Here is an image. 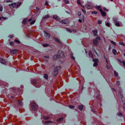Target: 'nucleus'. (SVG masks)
<instances>
[{
  "label": "nucleus",
  "mask_w": 125,
  "mask_h": 125,
  "mask_svg": "<svg viewBox=\"0 0 125 125\" xmlns=\"http://www.w3.org/2000/svg\"><path fill=\"white\" fill-rule=\"evenodd\" d=\"M58 54L59 55H58V56L57 55L54 56L53 57L54 58L56 59L60 57H64V53L61 51H59Z\"/></svg>",
  "instance_id": "1"
},
{
  "label": "nucleus",
  "mask_w": 125,
  "mask_h": 125,
  "mask_svg": "<svg viewBox=\"0 0 125 125\" xmlns=\"http://www.w3.org/2000/svg\"><path fill=\"white\" fill-rule=\"evenodd\" d=\"M31 107L32 110L35 111L38 108V105L36 103L34 102H33L31 103Z\"/></svg>",
  "instance_id": "2"
},
{
  "label": "nucleus",
  "mask_w": 125,
  "mask_h": 125,
  "mask_svg": "<svg viewBox=\"0 0 125 125\" xmlns=\"http://www.w3.org/2000/svg\"><path fill=\"white\" fill-rule=\"evenodd\" d=\"M60 69V67H59L57 66L55 68L52 72V75L54 76H55L58 73V70L59 69Z\"/></svg>",
  "instance_id": "3"
},
{
  "label": "nucleus",
  "mask_w": 125,
  "mask_h": 125,
  "mask_svg": "<svg viewBox=\"0 0 125 125\" xmlns=\"http://www.w3.org/2000/svg\"><path fill=\"white\" fill-rule=\"evenodd\" d=\"M93 61L94 62V63L93 64V66L96 67L98 65V63L99 62L98 60V59H93Z\"/></svg>",
  "instance_id": "4"
},
{
  "label": "nucleus",
  "mask_w": 125,
  "mask_h": 125,
  "mask_svg": "<svg viewBox=\"0 0 125 125\" xmlns=\"http://www.w3.org/2000/svg\"><path fill=\"white\" fill-rule=\"evenodd\" d=\"M43 32L45 34V36L48 38H49L50 37V34L47 33L46 31L44 30Z\"/></svg>",
  "instance_id": "5"
},
{
  "label": "nucleus",
  "mask_w": 125,
  "mask_h": 125,
  "mask_svg": "<svg viewBox=\"0 0 125 125\" xmlns=\"http://www.w3.org/2000/svg\"><path fill=\"white\" fill-rule=\"evenodd\" d=\"M101 13V15L103 17H105L106 15V12L104 11H103V10H102L100 12Z\"/></svg>",
  "instance_id": "6"
},
{
  "label": "nucleus",
  "mask_w": 125,
  "mask_h": 125,
  "mask_svg": "<svg viewBox=\"0 0 125 125\" xmlns=\"http://www.w3.org/2000/svg\"><path fill=\"white\" fill-rule=\"evenodd\" d=\"M16 3L14 2L9 4V6L11 8H14L16 5Z\"/></svg>",
  "instance_id": "7"
},
{
  "label": "nucleus",
  "mask_w": 125,
  "mask_h": 125,
  "mask_svg": "<svg viewBox=\"0 0 125 125\" xmlns=\"http://www.w3.org/2000/svg\"><path fill=\"white\" fill-rule=\"evenodd\" d=\"M28 21V20L27 18H25L23 20L22 23L24 24L25 25L27 23Z\"/></svg>",
  "instance_id": "8"
},
{
  "label": "nucleus",
  "mask_w": 125,
  "mask_h": 125,
  "mask_svg": "<svg viewBox=\"0 0 125 125\" xmlns=\"http://www.w3.org/2000/svg\"><path fill=\"white\" fill-rule=\"evenodd\" d=\"M99 41L96 40H94L93 41V43L95 45H97L99 44Z\"/></svg>",
  "instance_id": "9"
},
{
  "label": "nucleus",
  "mask_w": 125,
  "mask_h": 125,
  "mask_svg": "<svg viewBox=\"0 0 125 125\" xmlns=\"http://www.w3.org/2000/svg\"><path fill=\"white\" fill-rule=\"evenodd\" d=\"M10 51L11 53L12 54H15L17 52V50L16 49L13 50L10 49Z\"/></svg>",
  "instance_id": "10"
},
{
  "label": "nucleus",
  "mask_w": 125,
  "mask_h": 125,
  "mask_svg": "<svg viewBox=\"0 0 125 125\" xmlns=\"http://www.w3.org/2000/svg\"><path fill=\"white\" fill-rule=\"evenodd\" d=\"M0 62L1 63L5 65H6V62L2 58H0Z\"/></svg>",
  "instance_id": "11"
},
{
  "label": "nucleus",
  "mask_w": 125,
  "mask_h": 125,
  "mask_svg": "<svg viewBox=\"0 0 125 125\" xmlns=\"http://www.w3.org/2000/svg\"><path fill=\"white\" fill-rule=\"evenodd\" d=\"M84 16L83 15L82 16V18H80L82 19V20H81L80 19H79L78 21H79V22L80 23H82V21L84 22Z\"/></svg>",
  "instance_id": "12"
},
{
  "label": "nucleus",
  "mask_w": 125,
  "mask_h": 125,
  "mask_svg": "<svg viewBox=\"0 0 125 125\" xmlns=\"http://www.w3.org/2000/svg\"><path fill=\"white\" fill-rule=\"evenodd\" d=\"M92 32H93L94 35L95 36H97V30H93L92 31Z\"/></svg>",
  "instance_id": "13"
},
{
  "label": "nucleus",
  "mask_w": 125,
  "mask_h": 125,
  "mask_svg": "<svg viewBox=\"0 0 125 125\" xmlns=\"http://www.w3.org/2000/svg\"><path fill=\"white\" fill-rule=\"evenodd\" d=\"M96 9L99 10L100 12L101 10H102V9L100 5L97 6L96 7Z\"/></svg>",
  "instance_id": "14"
},
{
  "label": "nucleus",
  "mask_w": 125,
  "mask_h": 125,
  "mask_svg": "<svg viewBox=\"0 0 125 125\" xmlns=\"http://www.w3.org/2000/svg\"><path fill=\"white\" fill-rule=\"evenodd\" d=\"M31 82L32 84L34 85L35 84L37 83V81L35 79L32 80L31 81Z\"/></svg>",
  "instance_id": "15"
},
{
  "label": "nucleus",
  "mask_w": 125,
  "mask_h": 125,
  "mask_svg": "<svg viewBox=\"0 0 125 125\" xmlns=\"http://www.w3.org/2000/svg\"><path fill=\"white\" fill-rule=\"evenodd\" d=\"M52 18L53 19L56 20H58L59 19V18L58 17V16H57L56 15H53L52 16Z\"/></svg>",
  "instance_id": "16"
},
{
  "label": "nucleus",
  "mask_w": 125,
  "mask_h": 125,
  "mask_svg": "<svg viewBox=\"0 0 125 125\" xmlns=\"http://www.w3.org/2000/svg\"><path fill=\"white\" fill-rule=\"evenodd\" d=\"M43 124H48L50 123H52V121H45L43 122Z\"/></svg>",
  "instance_id": "17"
},
{
  "label": "nucleus",
  "mask_w": 125,
  "mask_h": 125,
  "mask_svg": "<svg viewBox=\"0 0 125 125\" xmlns=\"http://www.w3.org/2000/svg\"><path fill=\"white\" fill-rule=\"evenodd\" d=\"M50 17V15L48 14L45 15L44 17H42V19L45 20L47 18H48Z\"/></svg>",
  "instance_id": "18"
},
{
  "label": "nucleus",
  "mask_w": 125,
  "mask_h": 125,
  "mask_svg": "<svg viewBox=\"0 0 125 125\" xmlns=\"http://www.w3.org/2000/svg\"><path fill=\"white\" fill-rule=\"evenodd\" d=\"M35 21H36L35 20H33L30 22V25H32L34 24L35 22Z\"/></svg>",
  "instance_id": "19"
},
{
  "label": "nucleus",
  "mask_w": 125,
  "mask_h": 125,
  "mask_svg": "<svg viewBox=\"0 0 125 125\" xmlns=\"http://www.w3.org/2000/svg\"><path fill=\"white\" fill-rule=\"evenodd\" d=\"M44 77L46 79H48V75L46 74H45L44 75Z\"/></svg>",
  "instance_id": "20"
},
{
  "label": "nucleus",
  "mask_w": 125,
  "mask_h": 125,
  "mask_svg": "<svg viewBox=\"0 0 125 125\" xmlns=\"http://www.w3.org/2000/svg\"><path fill=\"white\" fill-rule=\"evenodd\" d=\"M83 105L79 106L78 108L80 110H82L83 108Z\"/></svg>",
  "instance_id": "21"
},
{
  "label": "nucleus",
  "mask_w": 125,
  "mask_h": 125,
  "mask_svg": "<svg viewBox=\"0 0 125 125\" xmlns=\"http://www.w3.org/2000/svg\"><path fill=\"white\" fill-rule=\"evenodd\" d=\"M89 56L91 57L92 58L93 57V55H92L91 52L90 51H89Z\"/></svg>",
  "instance_id": "22"
},
{
  "label": "nucleus",
  "mask_w": 125,
  "mask_h": 125,
  "mask_svg": "<svg viewBox=\"0 0 125 125\" xmlns=\"http://www.w3.org/2000/svg\"><path fill=\"white\" fill-rule=\"evenodd\" d=\"M115 25L116 26L119 27L120 26V24L119 22H116Z\"/></svg>",
  "instance_id": "23"
},
{
  "label": "nucleus",
  "mask_w": 125,
  "mask_h": 125,
  "mask_svg": "<svg viewBox=\"0 0 125 125\" xmlns=\"http://www.w3.org/2000/svg\"><path fill=\"white\" fill-rule=\"evenodd\" d=\"M43 118L44 119L46 120L49 119L50 117L49 116H44Z\"/></svg>",
  "instance_id": "24"
},
{
  "label": "nucleus",
  "mask_w": 125,
  "mask_h": 125,
  "mask_svg": "<svg viewBox=\"0 0 125 125\" xmlns=\"http://www.w3.org/2000/svg\"><path fill=\"white\" fill-rule=\"evenodd\" d=\"M63 119V118L62 117L59 118L58 119H57V121L58 122H60L61 121H62Z\"/></svg>",
  "instance_id": "25"
},
{
  "label": "nucleus",
  "mask_w": 125,
  "mask_h": 125,
  "mask_svg": "<svg viewBox=\"0 0 125 125\" xmlns=\"http://www.w3.org/2000/svg\"><path fill=\"white\" fill-rule=\"evenodd\" d=\"M114 54H115L117 53L115 49H113L112 50Z\"/></svg>",
  "instance_id": "26"
},
{
  "label": "nucleus",
  "mask_w": 125,
  "mask_h": 125,
  "mask_svg": "<svg viewBox=\"0 0 125 125\" xmlns=\"http://www.w3.org/2000/svg\"><path fill=\"white\" fill-rule=\"evenodd\" d=\"M114 74L115 76H117L118 75V73L115 71H114Z\"/></svg>",
  "instance_id": "27"
},
{
  "label": "nucleus",
  "mask_w": 125,
  "mask_h": 125,
  "mask_svg": "<svg viewBox=\"0 0 125 125\" xmlns=\"http://www.w3.org/2000/svg\"><path fill=\"white\" fill-rule=\"evenodd\" d=\"M21 4V2H18L17 4L16 5V7H19Z\"/></svg>",
  "instance_id": "28"
},
{
  "label": "nucleus",
  "mask_w": 125,
  "mask_h": 125,
  "mask_svg": "<svg viewBox=\"0 0 125 125\" xmlns=\"http://www.w3.org/2000/svg\"><path fill=\"white\" fill-rule=\"evenodd\" d=\"M106 26L108 27H109L110 26V24L108 22H107L106 23Z\"/></svg>",
  "instance_id": "29"
},
{
  "label": "nucleus",
  "mask_w": 125,
  "mask_h": 125,
  "mask_svg": "<svg viewBox=\"0 0 125 125\" xmlns=\"http://www.w3.org/2000/svg\"><path fill=\"white\" fill-rule=\"evenodd\" d=\"M77 3L79 5H80L81 4V3L80 2V0H77Z\"/></svg>",
  "instance_id": "30"
},
{
  "label": "nucleus",
  "mask_w": 125,
  "mask_h": 125,
  "mask_svg": "<svg viewBox=\"0 0 125 125\" xmlns=\"http://www.w3.org/2000/svg\"><path fill=\"white\" fill-rule=\"evenodd\" d=\"M18 103L20 105H22V102L19 100L18 101Z\"/></svg>",
  "instance_id": "31"
},
{
  "label": "nucleus",
  "mask_w": 125,
  "mask_h": 125,
  "mask_svg": "<svg viewBox=\"0 0 125 125\" xmlns=\"http://www.w3.org/2000/svg\"><path fill=\"white\" fill-rule=\"evenodd\" d=\"M92 14H97V12L96 11H94L92 12Z\"/></svg>",
  "instance_id": "32"
},
{
  "label": "nucleus",
  "mask_w": 125,
  "mask_h": 125,
  "mask_svg": "<svg viewBox=\"0 0 125 125\" xmlns=\"http://www.w3.org/2000/svg\"><path fill=\"white\" fill-rule=\"evenodd\" d=\"M63 1H64L65 2V3L66 4H68L69 2V1L68 0L67 1V0H63Z\"/></svg>",
  "instance_id": "33"
},
{
  "label": "nucleus",
  "mask_w": 125,
  "mask_h": 125,
  "mask_svg": "<svg viewBox=\"0 0 125 125\" xmlns=\"http://www.w3.org/2000/svg\"><path fill=\"white\" fill-rule=\"evenodd\" d=\"M78 15V16L79 17L81 15V13L80 12L78 11L77 13Z\"/></svg>",
  "instance_id": "34"
},
{
  "label": "nucleus",
  "mask_w": 125,
  "mask_h": 125,
  "mask_svg": "<svg viewBox=\"0 0 125 125\" xmlns=\"http://www.w3.org/2000/svg\"><path fill=\"white\" fill-rule=\"evenodd\" d=\"M69 106L70 108H74V106L71 105H69Z\"/></svg>",
  "instance_id": "35"
},
{
  "label": "nucleus",
  "mask_w": 125,
  "mask_h": 125,
  "mask_svg": "<svg viewBox=\"0 0 125 125\" xmlns=\"http://www.w3.org/2000/svg\"><path fill=\"white\" fill-rule=\"evenodd\" d=\"M103 9L104 10V11H108V10L105 8V7H104L103 8Z\"/></svg>",
  "instance_id": "36"
},
{
  "label": "nucleus",
  "mask_w": 125,
  "mask_h": 125,
  "mask_svg": "<svg viewBox=\"0 0 125 125\" xmlns=\"http://www.w3.org/2000/svg\"><path fill=\"white\" fill-rule=\"evenodd\" d=\"M67 31H68V32H70V33H71L72 32V30L70 29H67Z\"/></svg>",
  "instance_id": "37"
},
{
  "label": "nucleus",
  "mask_w": 125,
  "mask_h": 125,
  "mask_svg": "<svg viewBox=\"0 0 125 125\" xmlns=\"http://www.w3.org/2000/svg\"><path fill=\"white\" fill-rule=\"evenodd\" d=\"M10 44L11 46H13L14 45V42H11L10 43Z\"/></svg>",
  "instance_id": "38"
},
{
  "label": "nucleus",
  "mask_w": 125,
  "mask_h": 125,
  "mask_svg": "<svg viewBox=\"0 0 125 125\" xmlns=\"http://www.w3.org/2000/svg\"><path fill=\"white\" fill-rule=\"evenodd\" d=\"M64 20V21H63V24H66L68 23V22L66 21V20Z\"/></svg>",
  "instance_id": "39"
},
{
  "label": "nucleus",
  "mask_w": 125,
  "mask_h": 125,
  "mask_svg": "<svg viewBox=\"0 0 125 125\" xmlns=\"http://www.w3.org/2000/svg\"><path fill=\"white\" fill-rule=\"evenodd\" d=\"M39 10V9L38 7H36V13H38Z\"/></svg>",
  "instance_id": "40"
},
{
  "label": "nucleus",
  "mask_w": 125,
  "mask_h": 125,
  "mask_svg": "<svg viewBox=\"0 0 125 125\" xmlns=\"http://www.w3.org/2000/svg\"><path fill=\"white\" fill-rule=\"evenodd\" d=\"M102 21H101V20H98V23L99 24H101L102 23Z\"/></svg>",
  "instance_id": "41"
},
{
  "label": "nucleus",
  "mask_w": 125,
  "mask_h": 125,
  "mask_svg": "<svg viewBox=\"0 0 125 125\" xmlns=\"http://www.w3.org/2000/svg\"><path fill=\"white\" fill-rule=\"evenodd\" d=\"M48 45L47 44H44L43 45V46L44 47H46Z\"/></svg>",
  "instance_id": "42"
},
{
  "label": "nucleus",
  "mask_w": 125,
  "mask_h": 125,
  "mask_svg": "<svg viewBox=\"0 0 125 125\" xmlns=\"http://www.w3.org/2000/svg\"><path fill=\"white\" fill-rule=\"evenodd\" d=\"M2 18L3 20H6L7 19V18L6 17H4L3 16H2Z\"/></svg>",
  "instance_id": "43"
},
{
  "label": "nucleus",
  "mask_w": 125,
  "mask_h": 125,
  "mask_svg": "<svg viewBox=\"0 0 125 125\" xmlns=\"http://www.w3.org/2000/svg\"><path fill=\"white\" fill-rule=\"evenodd\" d=\"M123 107L124 110L125 111V103L123 104Z\"/></svg>",
  "instance_id": "44"
},
{
  "label": "nucleus",
  "mask_w": 125,
  "mask_h": 125,
  "mask_svg": "<svg viewBox=\"0 0 125 125\" xmlns=\"http://www.w3.org/2000/svg\"><path fill=\"white\" fill-rule=\"evenodd\" d=\"M45 5L47 6H48L49 5L47 1L46 2Z\"/></svg>",
  "instance_id": "45"
},
{
  "label": "nucleus",
  "mask_w": 125,
  "mask_h": 125,
  "mask_svg": "<svg viewBox=\"0 0 125 125\" xmlns=\"http://www.w3.org/2000/svg\"><path fill=\"white\" fill-rule=\"evenodd\" d=\"M82 12H83L84 14H85L86 13L85 11L83 9L81 8Z\"/></svg>",
  "instance_id": "46"
},
{
  "label": "nucleus",
  "mask_w": 125,
  "mask_h": 125,
  "mask_svg": "<svg viewBox=\"0 0 125 125\" xmlns=\"http://www.w3.org/2000/svg\"><path fill=\"white\" fill-rule=\"evenodd\" d=\"M32 19V17H31V18H30L28 20V21L29 22H30L31 21Z\"/></svg>",
  "instance_id": "47"
},
{
  "label": "nucleus",
  "mask_w": 125,
  "mask_h": 125,
  "mask_svg": "<svg viewBox=\"0 0 125 125\" xmlns=\"http://www.w3.org/2000/svg\"><path fill=\"white\" fill-rule=\"evenodd\" d=\"M118 115L119 116H122V115L121 113H119L118 114Z\"/></svg>",
  "instance_id": "48"
},
{
  "label": "nucleus",
  "mask_w": 125,
  "mask_h": 125,
  "mask_svg": "<svg viewBox=\"0 0 125 125\" xmlns=\"http://www.w3.org/2000/svg\"><path fill=\"white\" fill-rule=\"evenodd\" d=\"M119 44L120 45H122L123 46H125V45L122 42H120L119 43Z\"/></svg>",
  "instance_id": "49"
},
{
  "label": "nucleus",
  "mask_w": 125,
  "mask_h": 125,
  "mask_svg": "<svg viewBox=\"0 0 125 125\" xmlns=\"http://www.w3.org/2000/svg\"><path fill=\"white\" fill-rule=\"evenodd\" d=\"M111 42L114 45H115V42L113 41H111Z\"/></svg>",
  "instance_id": "50"
},
{
  "label": "nucleus",
  "mask_w": 125,
  "mask_h": 125,
  "mask_svg": "<svg viewBox=\"0 0 125 125\" xmlns=\"http://www.w3.org/2000/svg\"><path fill=\"white\" fill-rule=\"evenodd\" d=\"M3 10V8L2 7H0V11H1Z\"/></svg>",
  "instance_id": "51"
},
{
  "label": "nucleus",
  "mask_w": 125,
  "mask_h": 125,
  "mask_svg": "<svg viewBox=\"0 0 125 125\" xmlns=\"http://www.w3.org/2000/svg\"><path fill=\"white\" fill-rule=\"evenodd\" d=\"M101 39L100 37L98 36L95 38V39Z\"/></svg>",
  "instance_id": "52"
},
{
  "label": "nucleus",
  "mask_w": 125,
  "mask_h": 125,
  "mask_svg": "<svg viewBox=\"0 0 125 125\" xmlns=\"http://www.w3.org/2000/svg\"><path fill=\"white\" fill-rule=\"evenodd\" d=\"M122 63L123 65L125 66V62L124 61H123L122 62Z\"/></svg>",
  "instance_id": "53"
},
{
  "label": "nucleus",
  "mask_w": 125,
  "mask_h": 125,
  "mask_svg": "<svg viewBox=\"0 0 125 125\" xmlns=\"http://www.w3.org/2000/svg\"><path fill=\"white\" fill-rule=\"evenodd\" d=\"M15 41L16 42H18L19 43H20V42L19 41H18L17 40H15Z\"/></svg>",
  "instance_id": "54"
},
{
  "label": "nucleus",
  "mask_w": 125,
  "mask_h": 125,
  "mask_svg": "<svg viewBox=\"0 0 125 125\" xmlns=\"http://www.w3.org/2000/svg\"><path fill=\"white\" fill-rule=\"evenodd\" d=\"M6 2H11L12 1L10 0H7Z\"/></svg>",
  "instance_id": "55"
},
{
  "label": "nucleus",
  "mask_w": 125,
  "mask_h": 125,
  "mask_svg": "<svg viewBox=\"0 0 125 125\" xmlns=\"http://www.w3.org/2000/svg\"><path fill=\"white\" fill-rule=\"evenodd\" d=\"M117 85H120V82L119 81H117Z\"/></svg>",
  "instance_id": "56"
},
{
  "label": "nucleus",
  "mask_w": 125,
  "mask_h": 125,
  "mask_svg": "<svg viewBox=\"0 0 125 125\" xmlns=\"http://www.w3.org/2000/svg\"><path fill=\"white\" fill-rule=\"evenodd\" d=\"M10 38H11L13 37V36L12 35H10Z\"/></svg>",
  "instance_id": "57"
},
{
  "label": "nucleus",
  "mask_w": 125,
  "mask_h": 125,
  "mask_svg": "<svg viewBox=\"0 0 125 125\" xmlns=\"http://www.w3.org/2000/svg\"><path fill=\"white\" fill-rule=\"evenodd\" d=\"M64 21V20H62V21H60V23H63V21Z\"/></svg>",
  "instance_id": "58"
},
{
  "label": "nucleus",
  "mask_w": 125,
  "mask_h": 125,
  "mask_svg": "<svg viewBox=\"0 0 125 125\" xmlns=\"http://www.w3.org/2000/svg\"><path fill=\"white\" fill-rule=\"evenodd\" d=\"M56 40V42H60L59 41V40L57 39V40Z\"/></svg>",
  "instance_id": "59"
},
{
  "label": "nucleus",
  "mask_w": 125,
  "mask_h": 125,
  "mask_svg": "<svg viewBox=\"0 0 125 125\" xmlns=\"http://www.w3.org/2000/svg\"><path fill=\"white\" fill-rule=\"evenodd\" d=\"M106 68L107 69H109V67L108 66V65H106Z\"/></svg>",
  "instance_id": "60"
},
{
  "label": "nucleus",
  "mask_w": 125,
  "mask_h": 125,
  "mask_svg": "<svg viewBox=\"0 0 125 125\" xmlns=\"http://www.w3.org/2000/svg\"><path fill=\"white\" fill-rule=\"evenodd\" d=\"M94 52H96V51H95V49H94Z\"/></svg>",
  "instance_id": "61"
},
{
  "label": "nucleus",
  "mask_w": 125,
  "mask_h": 125,
  "mask_svg": "<svg viewBox=\"0 0 125 125\" xmlns=\"http://www.w3.org/2000/svg\"><path fill=\"white\" fill-rule=\"evenodd\" d=\"M81 6H82L83 8H84V6H83V5H81Z\"/></svg>",
  "instance_id": "62"
},
{
  "label": "nucleus",
  "mask_w": 125,
  "mask_h": 125,
  "mask_svg": "<svg viewBox=\"0 0 125 125\" xmlns=\"http://www.w3.org/2000/svg\"><path fill=\"white\" fill-rule=\"evenodd\" d=\"M54 39H58L57 38H56V37H54Z\"/></svg>",
  "instance_id": "63"
},
{
  "label": "nucleus",
  "mask_w": 125,
  "mask_h": 125,
  "mask_svg": "<svg viewBox=\"0 0 125 125\" xmlns=\"http://www.w3.org/2000/svg\"><path fill=\"white\" fill-rule=\"evenodd\" d=\"M29 34H28L27 35V37H29Z\"/></svg>",
  "instance_id": "64"
}]
</instances>
